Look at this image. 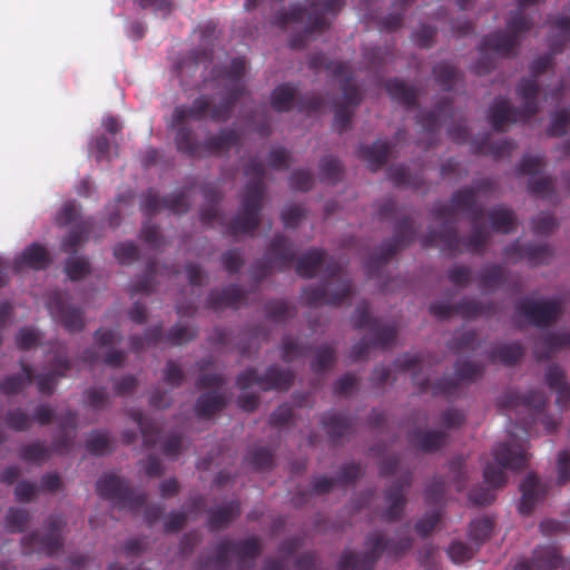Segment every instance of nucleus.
<instances>
[{
  "instance_id": "nucleus-16",
  "label": "nucleus",
  "mask_w": 570,
  "mask_h": 570,
  "mask_svg": "<svg viewBox=\"0 0 570 570\" xmlns=\"http://www.w3.org/2000/svg\"><path fill=\"white\" fill-rule=\"evenodd\" d=\"M297 87L291 82L278 85L272 92L271 104L275 111H291L295 105L301 112H316L323 106V98L313 92L297 95Z\"/></svg>"
},
{
  "instance_id": "nucleus-23",
  "label": "nucleus",
  "mask_w": 570,
  "mask_h": 570,
  "mask_svg": "<svg viewBox=\"0 0 570 570\" xmlns=\"http://www.w3.org/2000/svg\"><path fill=\"white\" fill-rule=\"evenodd\" d=\"M483 373V367L470 361H458L455 363L456 377H442L432 385L433 395H444L446 397L453 396L459 390L460 382L474 381Z\"/></svg>"
},
{
  "instance_id": "nucleus-10",
  "label": "nucleus",
  "mask_w": 570,
  "mask_h": 570,
  "mask_svg": "<svg viewBox=\"0 0 570 570\" xmlns=\"http://www.w3.org/2000/svg\"><path fill=\"white\" fill-rule=\"evenodd\" d=\"M415 237L413 220L403 217L394 227V235L381 244V246L365 261L364 268L368 277L375 276L400 250L407 247Z\"/></svg>"
},
{
  "instance_id": "nucleus-41",
  "label": "nucleus",
  "mask_w": 570,
  "mask_h": 570,
  "mask_svg": "<svg viewBox=\"0 0 570 570\" xmlns=\"http://www.w3.org/2000/svg\"><path fill=\"white\" fill-rule=\"evenodd\" d=\"M226 406V399L222 393L212 391L199 395L195 404L198 417L209 419Z\"/></svg>"
},
{
  "instance_id": "nucleus-1",
  "label": "nucleus",
  "mask_w": 570,
  "mask_h": 570,
  "mask_svg": "<svg viewBox=\"0 0 570 570\" xmlns=\"http://www.w3.org/2000/svg\"><path fill=\"white\" fill-rule=\"evenodd\" d=\"M344 6V0H316L309 7L299 3L285 7L284 0H246L245 9H262L273 26L281 29L303 27L302 32L294 35L289 40L293 49L304 48L312 36L322 33L328 28L326 13H337Z\"/></svg>"
},
{
  "instance_id": "nucleus-52",
  "label": "nucleus",
  "mask_w": 570,
  "mask_h": 570,
  "mask_svg": "<svg viewBox=\"0 0 570 570\" xmlns=\"http://www.w3.org/2000/svg\"><path fill=\"white\" fill-rule=\"evenodd\" d=\"M432 72L435 82L441 86L444 91L453 90L456 80L460 78L459 69L446 61L434 65Z\"/></svg>"
},
{
  "instance_id": "nucleus-30",
  "label": "nucleus",
  "mask_w": 570,
  "mask_h": 570,
  "mask_svg": "<svg viewBox=\"0 0 570 570\" xmlns=\"http://www.w3.org/2000/svg\"><path fill=\"white\" fill-rule=\"evenodd\" d=\"M409 442L415 449L425 452L433 453L441 450L449 440V434L441 430H412L409 432Z\"/></svg>"
},
{
  "instance_id": "nucleus-62",
  "label": "nucleus",
  "mask_w": 570,
  "mask_h": 570,
  "mask_svg": "<svg viewBox=\"0 0 570 570\" xmlns=\"http://www.w3.org/2000/svg\"><path fill=\"white\" fill-rule=\"evenodd\" d=\"M157 272L156 261H149L146 266L145 274L138 278L132 285V294H150L154 291V277Z\"/></svg>"
},
{
  "instance_id": "nucleus-47",
  "label": "nucleus",
  "mask_w": 570,
  "mask_h": 570,
  "mask_svg": "<svg viewBox=\"0 0 570 570\" xmlns=\"http://www.w3.org/2000/svg\"><path fill=\"white\" fill-rule=\"evenodd\" d=\"M494 313V304L481 303L473 298H463L455 304V314L466 320H475L482 315H492Z\"/></svg>"
},
{
  "instance_id": "nucleus-6",
  "label": "nucleus",
  "mask_w": 570,
  "mask_h": 570,
  "mask_svg": "<svg viewBox=\"0 0 570 570\" xmlns=\"http://www.w3.org/2000/svg\"><path fill=\"white\" fill-rule=\"evenodd\" d=\"M540 87L533 79H521L517 95L521 99L520 108L510 105L505 98H497L488 111V120L495 131H503L508 124L528 122L539 112L538 96Z\"/></svg>"
},
{
  "instance_id": "nucleus-63",
  "label": "nucleus",
  "mask_w": 570,
  "mask_h": 570,
  "mask_svg": "<svg viewBox=\"0 0 570 570\" xmlns=\"http://www.w3.org/2000/svg\"><path fill=\"white\" fill-rule=\"evenodd\" d=\"M30 513L24 509L10 508L6 515L7 529L10 532H22L30 521Z\"/></svg>"
},
{
  "instance_id": "nucleus-35",
  "label": "nucleus",
  "mask_w": 570,
  "mask_h": 570,
  "mask_svg": "<svg viewBox=\"0 0 570 570\" xmlns=\"http://www.w3.org/2000/svg\"><path fill=\"white\" fill-rule=\"evenodd\" d=\"M240 514V503L232 500L209 511L207 525L212 532H216L227 527Z\"/></svg>"
},
{
  "instance_id": "nucleus-5",
  "label": "nucleus",
  "mask_w": 570,
  "mask_h": 570,
  "mask_svg": "<svg viewBox=\"0 0 570 570\" xmlns=\"http://www.w3.org/2000/svg\"><path fill=\"white\" fill-rule=\"evenodd\" d=\"M532 27L531 19L521 12H512L508 22L507 31H495L482 38L480 42V59L474 63L473 71L483 76L494 68L493 52L501 57L515 55L520 37Z\"/></svg>"
},
{
  "instance_id": "nucleus-4",
  "label": "nucleus",
  "mask_w": 570,
  "mask_h": 570,
  "mask_svg": "<svg viewBox=\"0 0 570 570\" xmlns=\"http://www.w3.org/2000/svg\"><path fill=\"white\" fill-rule=\"evenodd\" d=\"M248 178L236 216L227 225L232 236L253 234L261 224V210L265 196V167L257 159H250L244 167Z\"/></svg>"
},
{
  "instance_id": "nucleus-18",
  "label": "nucleus",
  "mask_w": 570,
  "mask_h": 570,
  "mask_svg": "<svg viewBox=\"0 0 570 570\" xmlns=\"http://www.w3.org/2000/svg\"><path fill=\"white\" fill-rule=\"evenodd\" d=\"M562 305L558 297L541 301L524 297L515 303V309L533 326L546 328L562 315Z\"/></svg>"
},
{
  "instance_id": "nucleus-59",
  "label": "nucleus",
  "mask_w": 570,
  "mask_h": 570,
  "mask_svg": "<svg viewBox=\"0 0 570 570\" xmlns=\"http://www.w3.org/2000/svg\"><path fill=\"white\" fill-rule=\"evenodd\" d=\"M20 458L30 463H41L50 458L51 450L43 443L37 441L20 448Z\"/></svg>"
},
{
  "instance_id": "nucleus-51",
  "label": "nucleus",
  "mask_w": 570,
  "mask_h": 570,
  "mask_svg": "<svg viewBox=\"0 0 570 570\" xmlns=\"http://www.w3.org/2000/svg\"><path fill=\"white\" fill-rule=\"evenodd\" d=\"M552 30L557 35L550 39V49L552 55L561 52L566 42L570 41V18L558 16L551 21Z\"/></svg>"
},
{
  "instance_id": "nucleus-43",
  "label": "nucleus",
  "mask_w": 570,
  "mask_h": 570,
  "mask_svg": "<svg viewBox=\"0 0 570 570\" xmlns=\"http://www.w3.org/2000/svg\"><path fill=\"white\" fill-rule=\"evenodd\" d=\"M452 108V100L443 98L439 101L434 110L421 112L417 116V122L428 134H435L440 129V118L445 116Z\"/></svg>"
},
{
  "instance_id": "nucleus-39",
  "label": "nucleus",
  "mask_w": 570,
  "mask_h": 570,
  "mask_svg": "<svg viewBox=\"0 0 570 570\" xmlns=\"http://www.w3.org/2000/svg\"><path fill=\"white\" fill-rule=\"evenodd\" d=\"M385 89L392 100L407 108L416 106L417 90L414 86L406 85L404 81L394 78L385 83Z\"/></svg>"
},
{
  "instance_id": "nucleus-31",
  "label": "nucleus",
  "mask_w": 570,
  "mask_h": 570,
  "mask_svg": "<svg viewBox=\"0 0 570 570\" xmlns=\"http://www.w3.org/2000/svg\"><path fill=\"white\" fill-rule=\"evenodd\" d=\"M246 295L238 285H228L222 289H212L207 297V306L214 311L224 307L237 308L245 303Z\"/></svg>"
},
{
  "instance_id": "nucleus-46",
  "label": "nucleus",
  "mask_w": 570,
  "mask_h": 570,
  "mask_svg": "<svg viewBox=\"0 0 570 570\" xmlns=\"http://www.w3.org/2000/svg\"><path fill=\"white\" fill-rule=\"evenodd\" d=\"M130 419L137 424L141 435L144 445L146 448H153L158 442L159 428L150 419L146 417L142 411L131 410L129 412Z\"/></svg>"
},
{
  "instance_id": "nucleus-61",
  "label": "nucleus",
  "mask_w": 570,
  "mask_h": 570,
  "mask_svg": "<svg viewBox=\"0 0 570 570\" xmlns=\"http://www.w3.org/2000/svg\"><path fill=\"white\" fill-rule=\"evenodd\" d=\"M246 461L253 469L257 471L269 470L273 466L274 454L268 448H256L252 450L247 456Z\"/></svg>"
},
{
  "instance_id": "nucleus-58",
  "label": "nucleus",
  "mask_w": 570,
  "mask_h": 570,
  "mask_svg": "<svg viewBox=\"0 0 570 570\" xmlns=\"http://www.w3.org/2000/svg\"><path fill=\"white\" fill-rule=\"evenodd\" d=\"M163 334L164 331L161 325L148 327L142 336L135 335L130 337V348L138 353L142 351L146 345H156L163 340Z\"/></svg>"
},
{
  "instance_id": "nucleus-7",
  "label": "nucleus",
  "mask_w": 570,
  "mask_h": 570,
  "mask_svg": "<svg viewBox=\"0 0 570 570\" xmlns=\"http://www.w3.org/2000/svg\"><path fill=\"white\" fill-rule=\"evenodd\" d=\"M308 66L317 71L326 70L334 78H343L342 91L344 101L335 105L334 108V127L343 132L350 128L353 117L352 107H356L361 102V94L358 88L353 83L347 63L328 59L324 53H315L309 57Z\"/></svg>"
},
{
  "instance_id": "nucleus-2",
  "label": "nucleus",
  "mask_w": 570,
  "mask_h": 570,
  "mask_svg": "<svg viewBox=\"0 0 570 570\" xmlns=\"http://www.w3.org/2000/svg\"><path fill=\"white\" fill-rule=\"evenodd\" d=\"M246 71V60L234 58L228 66L215 65L208 77H204V85L208 81H225L226 95L218 105L212 106L208 96L195 98L191 105L176 106L171 115V125H188V121H200L207 116L215 122L227 121L238 100L245 94L243 78Z\"/></svg>"
},
{
  "instance_id": "nucleus-3",
  "label": "nucleus",
  "mask_w": 570,
  "mask_h": 570,
  "mask_svg": "<svg viewBox=\"0 0 570 570\" xmlns=\"http://www.w3.org/2000/svg\"><path fill=\"white\" fill-rule=\"evenodd\" d=\"M493 456L498 465L488 463L483 470V479L489 487H478L469 492V500L473 505L485 507L495 500L494 489L503 487L507 482L503 469L519 471L528 463L527 451L519 443L498 444L493 450Z\"/></svg>"
},
{
  "instance_id": "nucleus-55",
  "label": "nucleus",
  "mask_w": 570,
  "mask_h": 570,
  "mask_svg": "<svg viewBox=\"0 0 570 570\" xmlns=\"http://www.w3.org/2000/svg\"><path fill=\"white\" fill-rule=\"evenodd\" d=\"M413 0H394V11L390 12L385 17H382L379 21L381 29L385 31H396L403 24V17L406 9L411 6Z\"/></svg>"
},
{
  "instance_id": "nucleus-57",
  "label": "nucleus",
  "mask_w": 570,
  "mask_h": 570,
  "mask_svg": "<svg viewBox=\"0 0 570 570\" xmlns=\"http://www.w3.org/2000/svg\"><path fill=\"white\" fill-rule=\"evenodd\" d=\"M389 179L396 186V187H412V188H420L423 185V179L415 175L412 176L407 168L404 166H394L391 167L387 170Z\"/></svg>"
},
{
  "instance_id": "nucleus-44",
  "label": "nucleus",
  "mask_w": 570,
  "mask_h": 570,
  "mask_svg": "<svg viewBox=\"0 0 570 570\" xmlns=\"http://www.w3.org/2000/svg\"><path fill=\"white\" fill-rule=\"evenodd\" d=\"M202 193L209 204L202 208L199 214L200 222L206 226H213L215 222L219 219L217 205L222 199V194L217 187L213 185L203 186Z\"/></svg>"
},
{
  "instance_id": "nucleus-40",
  "label": "nucleus",
  "mask_w": 570,
  "mask_h": 570,
  "mask_svg": "<svg viewBox=\"0 0 570 570\" xmlns=\"http://www.w3.org/2000/svg\"><path fill=\"white\" fill-rule=\"evenodd\" d=\"M262 544L258 538L249 537L239 541H232V553L238 559V566L240 569L250 567L247 566L246 561L252 562L261 554Z\"/></svg>"
},
{
  "instance_id": "nucleus-19",
  "label": "nucleus",
  "mask_w": 570,
  "mask_h": 570,
  "mask_svg": "<svg viewBox=\"0 0 570 570\" xmlns=\"http://www.w3.org/2000/svg\"><path fill=\"white\" fill-rule=\"evenodd\" d=\"M353 325L356 330H368L370 338L375 347H389L397 336V330L394 325L381 324L377 318L370 313V306L366 302L360 303L353 316Z\"/></svg>"
},
{
  "instance_id": "nucleus-53",
  "label": "nucleus",
  "mask_w": 570,
  "mask_h": 570,
  "mask_svg": "<svg viewBox=\"0 0 570 570\" xmlns=\"http://www.w3.org/2000/svg\"><path fill=\"white\" fill-rule=\"evenodd\" d=\"M513 147L514 146L510 140L502 139L499 141H492L490 137H487L474 145L476 154L488 155L494 159L510 155Z\"/></svg>"
},
{
  "instance_id": "nucleus-33",
  "label": "nucleus",
  "mask_w": 570,
  "mask_h": 570,
  "mask_svg": "<svg viewBox=\"0 0 570 570\" xmlns=\"http://www.w3.org/2000/svg\"><path fill=\"white\" fill-rule=\"evenodd\" d=\"M328 439L333 445L354 433V422L351 417L338 413H327L322 419Z\"/></svg>"
},
{
  "instance_id": "nucleus-32",
  "label": "nucleus",
  "mask_w": 570,
  "mask_h": 570,
  "mask_svg": "<svg viewBox=\"0 0 570 570\" xmlns=\"http://www.w3.org/2000/svg\"><path fill=\"white\" fill-rule=\"evenodd\" d=\"M240 141L237 130L223 128L216 135H209L204 139L203 157L228 153Z\"/></svg>"
},
{
  "instance_id": "nucleus-29",
  "label": "nucleus",
  "mask_w": 570,
  "mask_h": 570,
  "mask_svg": "<svg viewBox=\"0 0 570 570\" xmlns=\"http://www.w3.org/2000/svg\"><path fill=\"white\" fill-rule=\"evenodd\" d=\"M176 128L175 146L176 149L190 158H203L204 140H199L195 130L189 125H171Z\"/></svg>"
},
{
  "instance_id": "nucleus-14",
  "label": "nucleus",
  "mask_w": 570,
  "mask_h": 570,
  "mask_svg": "<svg viewBox=\"0 0 570 570\" xmlns=\"http://www.w3.org/2000/svg\"><path fill=\"white\" fill-rule=\"evenodd\" d=\"M66 524L67 521L62 515H50L47 520L48 529L43 535L32 532L21 539L22 553L26 556L45 553L52 557L63 547L61 533Z\"/></svg>"
},
{
  "instance_id": "nucleus-27",
  "label": "nucleus",
  "mask_w": 570,
  "mask_h": 570,
  "mask_svg": "<svg viewBox=\"0 0 570 570\" xmlns=\"http://www.w3.org/2000/svg\"><path fill=\"white\" fill-rule=\"evenodd\" d=\"M504 255L511 258L528 259L532 265H543L550 262L552 250L546 244H521L519 240H515L504 248Z\"/></svg>"
},
{
  "instance_id": "nucleus-28",
  "label": "nucleus",
  "mask_w": 570,
  "mask_h": 570,
  "mask_svg": "<svg viewBox=\"0 0 570 570\" xmlns=\"http://www.w3.org/2000/svg\"><path fill=\"white\" fill-rule=\"evenodd\" d=\"M570 347V332L546 333L534 344L533 355L537 361H548L557 352Z\"/></svg>"
},
{
  "instance_id": "nucleus-48",
  "label": "nucleus",
  "mask_w": 570,
  "mask_h": 570,
  "mask_svg": "<svg viewBox=\"0 0 570 570\" xmlns=\"http://www.w3.org/2000/svg\"><path fill=\"white\" fill-rule=\"evenodd\" d=\"M21 374L7 376L0 382V392L13 395L20 392L27 384L33 381V372L29 364L21 362Z\"/></svg>"
},
{
  "instance_id": "nucleus-49",
  "label": "nucleus",
  "mask_w": 570,
  "mask_h": 570,
  "mask_svg": "<svg viewBox=\"0 0 570 570\" xmlns=\"http://www.w3.org/2000/svg\"><path fill=\"white\" fill-rule=\"evenodd\" d=\"M524 355V347L519 342L503 344L489 353L491 361H499L504 365L517 364Z\"/></svg>"
},
{
  "instance_id": "nucleus-20",
  "label": "nucleus",
  "mask_w": 570,
  "mask_h": 570,
  "mask_svg": "<svg viewBox=\"0 0 570 570\" xmlns=\"http://www.w3.org/2000/svg\"><path fill=\"white\" fill-rule=\"evenodd\" d=\"M67 295L61 291H52L47 297V308L50 315L59 321L70 333L80 332L85 327L83 311L66 304Z\"/></svg>"
},
{
  "instance_id": "nucleus-9",
  "label": "nucleus",
  "mask_w": 570,
  "mask_h": 570,
  "mask_svg": "<svg viewBox=\"0 0 570 570\" xmlns=\"http://www.w3.org/2000/svg\"><path fill=\"white\" fill-rule=\"evenodd\" d=\"M342 267L331 258L324 268V281L317 285H309L302 291V301L306 306L322 305L340 306L353 294V285L348 278L340 277Z\"/></svg>"
},
{
  "instance_id": "nucleus-15",
  "label": "nucleus",
  "mask_w": 570,
  "mask_h": 570,
  "mask_svg": "<svg viewBox=\"0 0 570 570\" xmlns=\"http://www.w3.org/2000/svg\"><path fill=\"white\" fill-rule=\"evenodd\" d=\"M295 374L291 370L282 368L274 364L271 365L264 374H259L256 368H247L243 371L236 380V384L240 390L257 384L263 391H288L293 385Z\"/></svg>"
},
{
  "instance_id": "nucleus-13",
  "label": "nucleus",
  "mask_w": 570,
  "mask_h": 570,
  "mask_svg": "<svg viewBox=\"0 0 570 570\" xmlns=\"http://www.w3.org/2000/svg\"><path fill=\"white\" fill-rule=\"evenodd\" d=\"M296 258L293 244L284 235H275L267 246L264 261L256 262L250 269L252 277L259 283L271 274L272 267L285 271Z\"/></svg>"
},
{
  "instance_id": "nucleus-8",
  "label": "nucleus",
  "mask_w": 570,
  "mask_h": 570,
  "mask_svg": "<svg viewBox=\"0 0 570 570\" xmlns=\"http://www.w3.org/2000/svg\"><path fill=\"white\" fill-rule=\"evenodd\" d=\"M489 240V235L479 223H472L471 234L465 238H460L456 225H442L440 230L431 229L421 239L423 248L439 246L441 252L455 257L463 252L482 255Z\"/></svg>"
},
{
  "instance_id": "nucleus-34",
  "label": "nucleus",
  "mask_w": 570,
  "mask_h": 570,
  "mask_svg": "<svg viewBox=\"0 0 570 570\" xmlns=\"http://www.w3.org/2000/svg\"><path fill=\"white\" fill-rule=\"evenodd\" d=\"M70 370L71 362L68 357H57L53 370L37 376L33 375L38 391L41 394L51 395L56 390L58 379L63 377Z\"/></svg>"
},
{
  "instance_id": "nucleus-36",
  "label": "nucleus",
  "mask_w": 570,
  "mask_h": 570,
  "mask_svg": "<svg viewBox=\"0 0 570 570\" xmlns=\"http://www.w3.org/2000/svg\"><path fill=\"white\" fill-rule=\"evenodd\" d=\"M50 264V256L47 249L38 243L24 248L19 257L14 259V269L19 272L23 266L32 269H45Z\"/></svg>"
},
{
  "instance_id": "nucleus-54",
  "label": "nucleus",
  "mask_w": 570,
  "mask_h": 570,
  "mask_svg": "<svg viewBox=\"0 0 570 570\" xmlns=\"http://www.w3.org/2000/svg\"><path fill=\"white\" fill-rule=\"evenodd\" d=\"M505 271L501 265H487L479 273V286L482 291L492 292L503 283Z\"/></svg>"
},
{
  "instance_id": "nucleus-26",
  "label": "nucleus",
  "mask_w": 570,
  "mask_h": 570,
  "mask_svg": "<svg viewBox=\"0 0 570 570\" xmlns=\"http://www.w3.org/2000/svg\"><path fill=\"white\" fill-rule=\"evenodd\" d=\"M549 490L548 483H542L537 475L529 474L520 484L522 495L518 507L519 512L522 515L530 514L535 504L544 500Z\"/></svg>"
},
{
  "instance_id": "nucleus-50",
  "label": "nucleus",
  "mask_w": 570,
  "mask_h": 570,
  "mask_svg": "<svg viewBox=\"0 0 570 570\" xmlns=\"http://www.w3.org/2000/svg\"><path fill=\"white\" fill-rule=\"evenodd\" d=\"M92 227V219L81 220L76 224L66 238L61 242V250L73 254L81 243L87 238Z\"/></svg>"
},
{
  "instance_id": "nucleus-12",
  "label": "nucleus",
  "mask_w": 570,
  "mask_h": 570,
  "mask_svg": "<svg viewBox=\"0 0 570 570\" xmlns=\"http://www.w3.org/2000/svg\"><path fill=\"white\" fill-rule=\"evenodd\" d=\"M456 212L469 214L471 223H479L485 215V210L476 202V190L471 187H464L454 191L451 196V204H439L432 209L435 220H441L442 225H456L454 219Z\"/></svg>"
},
{
  "instance_id": "nucleus-25",
  "label": "nucleus",
  "mask_w": 570,
  "mask_h": 570,
  "mask_svg": "<svg viewBox=\"0 0 570 570\" xmlns=\"http://www.w3.org/2000/svg\"><path fill=\"white\" fill-rule=\"evenodd\" d=\"M560 551L554 546H538L530 559L521 558L513 570H558Z\"/></svg>"
},
{
  "instance_id": "nucleus-38",
  "label": "nucleus",
  "mask_w": 570,
  "mask_h": 570,
  "mask_svg": "<svg viewBox=\"0 0 570 570\" xmlns=\"http://www.w3.org/2000/svg\"><path fill=\"white\" fill-rule=\"evenodd\" d=\"M326 252L320 248H312L305 252L296 261L295 271L298 276L309 279L315 277L318 268L325 262Z\"/></svg>"
},
{
  "instance_id": "nucleus-11",
  "label": "nucleus",
  "mask_w": 570,
  "mask_h": 570,
  "mask_svg": "<svg viewBox=\"0 0 570 570\" xmlns=\"http://www.w3.org/2000/svg\"><path fill=\"white\" fill-rule=\"evenodd\" d=\"M98 495L120 509L137 510L146 503L147 495L131 489L129 483L115 473L104 474L96 483Z\"/></svg>"
},
{
  "instance_id": "nucleus-60",
  "label": "nucleus",
  "mask_w": 570,
  "mask_h": 570,
  "mask_svg": "<svg viewBox=\"0 0 570 570\" xmlns=\"http://www.w3.org/2000/svg\"><path fill=\"white\" fill-rule=\"evenodd\" d=\"M335 362V350L327 345L322 344L315 351L314 358L312 360L311 367L315 373H323L333 366Z\"/></svg>"
},
{
  "instance_id": "nucleus-37",
  "label": "nucleus",
  "mask_w": 570,
  "mask_h": 570,
  "mask_svg": "<svg viewBox=\"0 0 570 570\" xmlns=\"http://www.w3.org/2000/svg\"><path fill=\"white\" fill-rule=\"evenodd\" d=\"M357 155L367 163L372 171H376L387 163L391 145L387 141L376 140L371 146H361Z\"/></svg>"
},
{
  "instance_id": "nucleus-21",
  "label": "nucleus",
  "mask_w": 570,
  "mask_h": 570,
  "mask_svg": "<svg viewBox=\"0 0 570 570\" xmlns=\"http://www.w3.org/2000/svg\"><path fill=\"white\" fill-rule=\"evenodd\" d=\"M497 404L501 411L524 407L530 412L532 420H535L537 415L544 412L547 399L541 391L531 390L527 394H521L515 390L509 389L499 396Z\"/></svg>"
},
{
  "instance_id": "nucleus-56",
  "label": "nucleus",
  "mask_w": 570,
  "mask_h": 570,
  "mask_svg": "<svg viewBox=\"0 0 570 570\" xmlns=\"http://www.w3.org/2000/svg\"><path fill=\"white\" fill-rule=\"evenodd\" d=\"M493 527V521L488 517L471 521L468 534L470 541L475 544L476 549L490 538Z\"/></svg>"
},
{
  "instance_id": "nucleus-22",
  "label": "nucleus",
  "mask_w": 570,
  "mask_h": 570,
  "mask_svg": "<svg viewBox=\"0 0 570 570\" xmlns=\"http://www.w3.org/2000/svg\"><path fill=\"white\" fill-rule=\"evenodd\" d=\"M214 29L206 27L202 31L203 40L205 45L189 50L176 65L177 73L184 77H194L196 71L203 67L207 69L208 66L213 62V45L209 43L206 39L212 37Z\"/></svg>"
},
{
  "instance_id": "nucleus-24",
  "label": "nucleus",
  "mask_w": 570,
  "mask_h": 570,
  "mask_svg": "<svg viewBox=\"0 0 570 570\" xmlns=\"http://www.w3.org/2000/svg\"><path fill=\"white\" fill-rule=\"evenodd\" d=\"M412 483V475L407 473L403 475L399 481L393 483L385 491V502L387 507L382 513V520L385 522H395L402 519L405 504L407 502L405 498L406 491L410 489Z\"/></svg>"
},
{
  "instance_id": "nucleus-17",
  "label": "nucleus",
  "mask_w": 570,
  "mask_h": 570,
  "mask_svg": "<svg viewBox=\"0 0 570 570\" xmlns=\"http://www.w3.org/2000/svg\"><path fill=\"white\" fill-rule=\"evenodd\" d=\"M368 551L356 553L344 551L337 563V570H373L384 551L389 552V539L382 532H372L365 537Z\"/></svg>"
},
{
  "instance_id": "nucleus-42",
  "label": "nucleus",
  "mask_w": 570,
  "mask_h": 570,
  "mask_svg": "<svg viewBox=\"0 0 570 570\" xmlns=\"http://www.w3.org/2000/svg\"><path fill=\"white\" fill-rule=\"evenodd\" d=\"M546 382L558 394L557 402L563 404L570 400V384L566 381L564 371L558 364H551L546 371Z\"/></svg>"
},
{
  "instance_id": "nucleus-45",
  "label": "nucleus",
  "mask_w": 570,
  "mask_h": 570,
  "mask_svg": "<svg viewBox=\"0 0 570 570\" xmlns=\"http://www.w3.org/2000/svg\"><path fill=\"white\" fill-rule=\"evenodd\" d=\"M488 218L494 232L509 234L515 225L514 213L504 205H498L488 212Z\"/></svg>"
},
{
  "instance_id": "nucleus-64",
  "label": "nucleus",
  "mask_w": 570,
  "mask_h": 570,
  "mask_svg": "<svg viewBox=\"0 0 570 570\" xmlns=\"http://www.w3.org/2000/svg\"><path fill=\"white\" fill-rule=\"evenodd\" d=\"M528 189L531 194L551 199L554 194V180L551 177H532L529 179Z\"/></svg>"
}]
</instances>
